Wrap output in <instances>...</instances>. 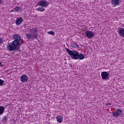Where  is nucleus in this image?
Returning a JSON list of instances; mask_svg holds the SVG:
<instances>
[{
	"instance_id": "1",
	"label": "nucleus",
	"mask_w": 124,
	"mask_h": 124,
	"mask_svg": "<svg viewBox=\"0 0 124 124\" xmlns=\"http://www.w3.org/2000/svg\"><path fill=\"white\" fill-rule=\"evenodd\" d=\"M13 37L15 40L12 42V43L6 46L7 50L10 51L17 50V47L20 46L21 42H22V38L18 34H14Z\"/></svg>"
},
{
	"instance_id": "2",
	"label": "nucleus",
	"mask_w": 124,
	"mask_h": 124,
	"mask_svg": "<svg viewBox=\"0 0 124 124\" xmlns=\"http://www.w3.org/2000/svg\"><path fill=\"white\" fill-rule=\"evenodd\" d=\"M29 31H30L31 34L26 33V38H27L28 40L37 39V37H38V30H37V28L29 29Z\"/></svg>"
},
{
	"instance_id": "3",
	"label": "nucleus",
	"mask_w": 124,
	"mask_h": 124,
	"mask_svg": "<svg viewBox=\"0 0 124 124\" xmlns=\"http://www.w3.org/2000/svg\"><path fill=\"white\" fill-rule=\"evenodd\" d=\"M66 51L69 54V56H71L72 59L74 60H78V56L79 55V52L76 51H72L70 49L66 48Z\"/></svg>"
},
{
	"instance_id": "4",
	"label": "nucleus",
	"mask_w": 124,
	"mask_h": 124,
	"mask_svg": "<svg viewBox=\"0 0 124 124\" xmlns=\"http://www.w3.org/2000/svg\"><path fill=\"white\" fill-rule=\"evenodd\" d=\"M37 6H43V7H47L49 5V2L45 0H41L36 3Z\"/></svg>"
},
{
	"instance_id": "5",
	"label": "nucleus",
	"mask_w": 124,
	"mask_h": 124,
	"mask_svg": "<svg viewBox=\"0 0 124 124\" xmlns=\"http://www.w3.org/2000/svg\"><path fill=\"white\" fill-rule=\"evenodd\" d=\"M85 34L88 39L93 38V37H94V33L93 31H86L85 32Z\"/></svg>"
},
{
	"instance_id": "6",
	"label": "nucleus",
	"mask_w": 124,
	"mask_h": 124,
	"mask_svg": "<svg viewBox=\"0 0 124 124\" xmlns=\"http://www.w3.org/2000/svg\"><path fill=\"white\" fill-rule=\"evenodd\" d=\"M101 77L103 80H109V74L107 72H102Z\"/></svg>"
},
{
	"instance_id": "7",
	"label": "nucleus",
	"mask_w": 124,
	"mask_h": 124,
	"mask_svg": "<svg viewBox=\"0 0 124 124\" xmlns=\"http://www.w3.org/2000/svg\"><path fill=\"white\" fill-rule=\"evenodd\" d=\"M121 115H123V110L119 108L116 109V112H114L112 114V115H113L114 117H116V118L119 117V116Z\"/></svg>"
},
{
	"instance_id": "8",
	"label": "nucleus",
	"mask_w": 124,
	"mask_h": 124,
	"mask_svg": "<svg viewBox=\"0 0 124 124\" xmlns=\"http://www.w3.org/2000/svg\"><path fill=\"white\" fill-rule=\"evenodd\" d=\"M28 80H29V77L26 75H23L20 77V81L22 83H25Z\"/></svg>"
},
{
	"instance_id": "9",
	"label": "nucleus",
	"mask_w": 124,
	"mask_h": 124,
	"mask_svg": "<svg viewBox=\"0 0 124 124\" xmlns=\"http://www.w3.org/2000/svg\"><path fill=\"white\" fill-rule=\"evenodd\" d=\"M23 23V18L19 17L17 18L16 20V26H20Z\"/></svg>"
},
{
	"instance_id": "10",
	"label": "nucleus",
	"mask_w": 124,
	"mask_h": 124,
	"mask_svg": "<svg viewBox=\"0 0 124 124\" xmlns=\"http://www.w3.org/2000/svg\"><path fill=\"white\" fill-rule=\"evenodd\" d=\"M118 32L120 35V36H122L123 37H124V29L121 28L118 31Z\"/></svg>"
},
{
	"instance_id": "11",
	"label": "nucleus",
	"mask_w": 124,
	"mask_h": 124,
	"mask_svg": "<svg viewBox=\"0 0 124 124\" xmlns=\"http://www.w3.org/2000/svg\"><path fill=\"white\" fill-rule=\"evenodd\" d=\"M119 0H111V4L114 6H117L119 5Z\"/></svg>"
},
{
	"instance_id": "12",
	"label": "nucleus",
	"mask_w": 124,
	"mask_h": 124,
	"mask_svg": "<svg viewBox=\"0 0 124 124\" xmlns=\"http://www.w3.org/2000/svg\"><path fill=\"white\" fill-rule=\"evenodd\" d=\"M57 121L58 123L60 124H61V123H62V120H63V118H62V116L61 115H59L56 117Z\"/></svg>"
},
{
	"instance_id": "13",
	"label": "nucleus",
	"mask_w": 124,
	"mask_h": 124,
	"mask_svg": "<svg viewBox=\"0 0 124 124\" xmlns=\"http://www.w3.org/2000/svg\"><path fill=\"white\" fill-rule=\"evenodd\" d=\"M37 10L40 12H43L44 11H45V9L44 8V7L41 6V7H39L37 9Z\"/></svg>"
},
{
	"instance_id": "14",
	"label": "nucleus",
	"mask_w": 124,
	"mask_h": 124,
	"mask_svg": "<svg viewBox=\"0 0 124 124\" xmlns=\"http://www.w3.org/2000/svg\"><path fill=\"white\" fill-rule=\"evenodd\" d=\"M78 59H79L80 60H84V59H85V56H84L83 54H78Z\"/></svg>"
},
{
	"instance_id": "15",
	"label": "nucleus",
	"mask_w": 124,
	"mask_h": 124,
	"mask_svg": "<svg viewBox=\"0 0 124 124\" xmlns=\"http://www.w3.org/2000/svg\"><path fill=\"white\" fill-rule=\"evenodd\" d=\"M4 112V107L3 106H0V115H2Z\"/></svg>"
},
{
	"instance_id": "16",
	"label": "nucleus",
	"mask_w": 124,
	"mask_h": 124,
	"mask_svg": "<svg viewBox=\"0 0 124 124\" xmlns=\"http://www.w3.org/2000/svg\"><path fill=\"white\" fill-rule=\"evenodd\" d=\"M14 10L16 12H18V11H20L21 10V7L16 6L15 8H14Z\"/></svg>"
},
{
	"instance_id": "17",
	"label": "nucleus",
	"mask_w": 124,
	"mask_h": 124,
	"mask_svg": "<svg viewBox=\"0 0 124 124\" xmlns=\"http://www.w3.org/2000/svg\"><path fill=\"white\" fill-rule=\"evenodd\" d=\"M71 46L73 48H78V44L73 43L71 44Z\"/></svg>"
},
{
	"instance_id": "18",
	"label": "nucleus",
	"mask_w": 124,
	"mask_h": 124,
	"mask_svg": "<svg viewBox=\"0 0 124 124\" xmlns=\"http://www.w3.org/2000/svg\"><path fill=\"white\" fill-rule=\"evenodd\" d=\"M4 84V80L0 79V86H2Z\"/></svg>"
},
{
	"instance_id": "19",
	"label": "nucleus",
	"mask_w": 124,
	"mask_h": 124,
	"mask_svg": "<svg viewBox=\"0 0 124 124\" xmlns=\"http://www.w3.org/2000/svg\"><path fill=\"white\" fill-rule=\"evenodd\" d=\"M48 34H51V35H53V34H55V32L53 31H50L48 32Z\"/></svg>"
},
{
	"instance_id": "20",
	"label": "nucleus",
	"mask_w": 124,
	"mask_h": 124,
	"mask_svg": "<svg viewBox=\"0 0 124 124\" xmlns=\"http://www.w3.org/2000/svg\"><path fill=\"white\" fill-rule=\"evenodd\" d=\"M7 117H6V116H4L3 118V121L4 122H7Z\"/></svg>"
},
{
	"instance_id": "21",
	"label": "nucleus",
	"mask_w": 124,
	"mask_h": 124,
	"mask_svg": "<svg viewBox=\"0 0 124 124\" xmlns=\"http://www.w3.org/2000/svg\"><path fill=\"white\" fill-rule=\"evenodd\" d=\"M2 42H3V39L2 38L0 39V44H2Z\"/></svg>"
},
{
	"instance_id": "22",
	"label": "nucleus",
	"mask_w": 124,
	"mask_h": 124,
	"mask_svg": "<svg viewBox=\"0 0 124 124\" xmlns=\"http://www.w3.org/2000/svg\"><path fill=\"white\" fill-rule=\"evenodd\" d=\"M111 103H108L106 104V106H108V105H111Z\"/></svg>"
},
{
	"instance_id": "23",
	"label": "nucleus",
	"mask_w": 124,
	"mask_h": 124,
	"mask_svg": "<svg viewBox=\"0 0 124 124\" xmlns=\"http://www.w3.org/2000/svg\"><path fill=\"white\" fill-rule=\"evenodd\" d=\"M0 3H2V0H0Z\"/></svg>"
},
{
	"instance_id": "24",
	"label": "nucleus",
	"mask_w": 124,
	"mask_h": 124,
	"mask_svg": "<svg viewBox=\"0 0 124 124\" xmlns=\"http://www.w3.org/2000/svg\"><path fill=\"white\" fill-rule=\"evenodd\" d=\"M0 66H1V62H0Z\"/></svg>"
}]
</instances>
